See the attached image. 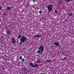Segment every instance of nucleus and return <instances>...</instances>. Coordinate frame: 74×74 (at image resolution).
<instances>
[{
  "mask_svg": "<svg viewBox=\"0 0 74 74\" xmlns=\"http://www.w3.org/2000/svg\"><path fill=\"white\" fill-rule=\"evenodd\" d=\"M66 60V57H64L63 59V60Z\"/></svg>",
  "mask_w": 74,
  "mask_h": 74,
  "instance_id": "17",
  "label": "nucleus"
},
{
  "mask_svg": "<svg viewBox=\"0 0 74 74\" xmlns=\"http://www.w3.org/2000/svg\"><path fill=\"white\" fill-rule=\"evenodd\" d=\"M34 37H40L41 36L39 35H35L34 36Z\"/></svg>",
  "mask_w": 74,
  "mask_h": 74,
  "instance_id": "7",
  "label": "nucleus"
},
{
  "mask_svg": "<svg viewBox=\"0 0 74 74\" xmlns=\"http://www.w3.org/2000/svg\"><path fill=\"white\" fill-rule=\"evenodd\" d=\"M21 37H22V35H20L18 36V38H21Z\"/></svg>",
  "mask_w": 74,
  "mask_h": 74,
  "instance_id": "10",
  "label": "nucleus"
},
{
  "mask_svg": "<svg viewBox=\"0 0 74 74\" xmlns=\"http://www.w3.org/2000/svg\"><path fill=\"white\" fill-rule=\"evenodd\" d=\"M41 10H40V11H39V14H41V13H42V11H41Z\"/></svg>",
  "mask_w": 74,
  "mask_h": 74,
  "instance_id": "15",
  "label": "nucleus"
},
{
  "mask_svg": "<svg viewBox=\"0 0 74 74\" xmlns=\"http://www.w3.org/2000/svg\"><path fill=\"white\" fill-rule=\"evenodd\" d=\"M30 65L32 67H38V65L36 64L34 65L32 63H30Z\"/></svg>",
  "mask_w": 74,
  "mask_h": 74,
  "instance_id": "5",
  "label": "nucleus"
},
{
  "mask_svg": "<svg viewBox=\"0 0 74 74\" xmlns=\"http://www.w3.org/2000/svg\"><path fill=\"white\" fill-rule=\"evenodd\" d=\"M19 58H20V60H21V59H22V56H20L19 57Z\"/></svg>",
  "mask_w": 74,
  "mask_h": 74,
  "instance_id": "16",
  "label": "nucleus"
},
{
  "mask_svg": "<svg viewBox=\"0 0 74 74\" xmlns=\"http://www.w3.org/2000/svg\"><path fill=\"white\" fill-rule=\"evenodd\" d=\"M33 2H35V1H33Z\"/></svg>",
  "mask_w": 74,
  "mask_h": 74,
  "instance_id": "22",
  "label": "nucleus"
},
{
  "mask_svg": "<svg viewBox=\"0 0 74 74\" xmlns=\"http://www.w3.org/2000/svg\"><path fill=\"white\" fill-rule=\"evenodd\" d=\"M47 62H51V60H46Z\"/></svg>",
  "mask_w": 74,
  "mask_h": 74,
  "instance_id": "13",
  "label": "nucleus"
},
{
  "mask_svg": "<svg viewBox=\"0 0 74 74\" xmlns=\"http://www.w3.org/2000/svg\"><path fill=\"white\" fill-rule=\"evenodd\" d=\"M12 43L13 44H15L16 43V40H15V38L14 37L12 38Z\"/></svg>",
  "mask_w": 74,
  "mask_h": 74,
  "instance_id": "4",
  "label": "nucleus"
},
{
  "mask_svg": "<svg viewBox=\"0 0 74 74\" xmlns=\"http://www.w3.org/2000/svg\"><path fill=\"white\" fill-rule=\"evenodd\" d=\"M55 12H56V13H57V11L56 10V11H55Z\"/></svg>",
  "mask_w": 74,
  "mask_h": 74,
  "instance_id": "19",
  "label": "nucleus"
},
{
  "mask_svg": "<svg viewBox=\"0 0 74 74\" xmlns=\"http://www.w3.org/2000/svg\"><path fill=\"white\" fill-rule=\"evenodd\" d=\"M11 8L10 7H9L8 8H7V10H11Z\"/></svg>",
  "mask_w": 74,
  "mask_h": 74,
  "instance_id": "11",
  "label": "nucleus"
},
{
  "mask_svg": "<svg viewBox=\"0 0 74 74\" xmlns=\"http://www.w3.org/2000/svg\"><path fill=\"white\" fill-rule=\"evenodd\" d=\"M22 61L23 62H24V61H25V59H22Z\"/></svg>",
  "mask_w": 74,
  "mask_h": 74,
  "instance_id": "18",
  "label": "nucleus"
},
{
  "mask_svg": "<svg viewBox=\"0 0 74 74\" xmlns=\"http://www.w3.org/2000/svg\"><path fill=\"white\" fill-rule=\"evenodd\" d=\"M70 1H71V0H65V1H66L67 2H69Z\"/></svg>",
  "mask_w": 74,
  "mask_h": 74,
  "instance_id": "14",
  "label": "nucleus"
},
{
  "mask_svg": "<svg viewBox=\"0 0 74 74\" xmlns=\"http://www.w3.org/2000/svg\"><path fill=\"white\" fill-rule=\"evenodd\" d=\"M72 15H73V14L72 13L70 14L69 15V16H72Z\"/></svg>",
  "mask_w": 74,
  "mask_h": 74,
  "instance_id": "12",
  "label": "nucleus"
},
{
  "mask_svg": "<svg viewBox=\"0 0 74 74\" xmlns=\"http://www.w3.org/2000/svg\"><path fill=\"white\" fill-rule=\"evenodd\" d=\"M53 44L54 45H56V46H59L60 45V43L58 42H55Z\"/></svg>",
  "mask_w": 74,
  "mask_h": 74,
  "instance_id": "6",
  "label": "nucleus"
},
{
  "mask_svg": "<svg viewBox=\"0 0 74 74\" xmlns=\"http://www.w3.org/2000/svg\"><path fill=\"white\" fill-rule=\"evenodd\" d=\"M37 63H40V60H37Z\"/></svg>",
  "mask_w": 74,
  "mask_h": 74,
  "instance_id": "9",
  "label": "nucleus"
},
{
  "mask_svg": "<svg viewBox=\"0 0 74 74\" xmlns=\"http://www.w3.org/2000/svg\"><path fill=\"white\" fill-rule=\"evenodd\" d=\"M45 74V73H43L42 74Z\"/></svg>",
  "mask_w": 74,
  "mask_h": 74,
  "instance_id": "21",
  "label": "nucleus"
},
{
  "mask_svg": "<svg viewBox=\"0 0 74 74\" xmlns=\"http://www.w3.org/2000/svg\"><path fill=\"white\" fill-rule=\"evenodd\" d=\"M6 32L7 33V34H9L10 33V31L9 30H7L6 31Z\"/></svg>",
  "mask_w": 74,
  "mask_h": 74,
  "instance_id": "8",
  "label": "nucleus"
},
{
  "mask_svg": "<svg viewBox=\"0 0 74 74\" xmlns=\"http://www.w3.org/2000/svg\"><path fill=\"white\" fill-rule=\"evenodd\" d=\"M39 50L38 51V53H40V55H41L44 52V47L42 46H40L39 48Z\"/></svg>",
  "mask_w": 74,
  "mask_h": 74,
  "instance_id": "1",
  "label": "nucleus"
},
{
  "mask_svg": "<svg viewBox=\"0 0 74 74\" xmlns=\"http://www.w3.org/2000/svg\"><path fill=\"white\" fill-rule=\"evenodd\" d=\"M47 8L48 9V10L49 11H51L52 10V8H53V7H52V6L51 5H49L47 6Z\"/></svg>",
  "mask_w": 74,
  "mask_h": 74,
  "instance_id": "3",
  "label": "nucleus"
},
{
  "mask_svg": "<svg viewBox=\"0 0 74 74\" xmlns=\"http://www.w3.org/2000/svg\"><path fill=\"white\" fill-rule=\"evenodd\" d=\"M1 10V8H0V10Z\"/></svg>",
  "mask_w": 74,
  "mask_h": 74,
  "instance_id": "20",
  "label": "nucleus"
},
{
  "mask_svg": "<svg viewBox=\"0 0 74 74\" xmlns=\"http://www.w3.org/2000/svg\"><path fill=\"white\" fill-rule=\"evenodd\" d=\"M26 40V38L25 36H22V38L20 39L21 42L20 43V45H22V42H25Z\"/></svg>",
  "mask_w": 74,
  "mask_h": 74,
  "instance_id": "2",
  "label": "nucleus"
}]
</instances>
